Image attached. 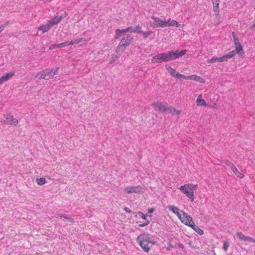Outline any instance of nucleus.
Masks as SVG:
<instances>
[{
  "instance_id": "1",
  "label": "nucleus",
  "mask_w": 255,
  "mask_h": 255,
  "mask_svg": "<svg viewBox=\"0 0 255 255\" xmlns=\"http://www.w3.org/2000/svg\"><path fill=\"white\" fill-rule=\"evenodd\" d=\"M136 240L142 249L146 253L149 251L152 245L156 243L149 234H141L137 237Z\"/></svg>"
},
{
  "instance_id": "2",
  "label": "nucleus",
  "mask_w": 255,
  "mask_h": 255,
  "mask_svg": "<svg viewBox=\"0 0 255 255\" xmlns=\"http://www.w3.org/2000/svg\"><path fill=\"white\" fill-rule=\"evenodd\" d=\"M197 189V185L192 183H188L181 186L179 190L184 193L186 196L191 201L193 202L195 199L194 191Z\"/></svg>"
},
{
  "instance_id": "3",
  "label": "nucleus",
  "mask_w": 255,
  "mask_h": 255,
  "mask_svg": "<svg viewBox=\"0 0 255 255\" xmlns=\"http://www.w3.org/2000/svg\"><path fill=\"white\" fill-rule=\"evenodd\" d=\"M168 51L154 55L151 59L153 63H159L170 61Z\"/></svg>"
},
{
  "instance_id": "4",
  "label": "nucleus",
  "mask_w": 255,
  "mask_h": 255,
  "mask_svg": "<svg viewBox=\"0 0 255 255\" xmlns=\"http://www.w3.org/2000/svg\"><path fill=\"white\" fill-rule=\"evenodd\" d=\"M141 32V27L139 25H136L134 27H129L125 29H117L116 30L115 38H118L122 36V34L126 32Z\"/></svg>"
},
{
  "instance_id": "5",
  "label": "nucleus",
  "mask_w": 255,
  "mask_h": 255,
  "mask_svg": "<svg viewBox=\"0 0 255 255\" xmlns=\"http://www.w3.org/2000/svg\"><path fill=\"white\" fill-rule=\"evenodd\" d=\"M3 116L4 119L0 118V123L5 125L13 126H16L18 124V120L14 118L12 115L9 114H4Z\"/></svg>"
},
{
  "instance_id": "6",
  "label": "nucleus",
  "mask_w": 255,
  "mask_h": 255,
  "mask_svg": "<svg viewBox=\"0 0 255 255\" xmlns=\"http://www.w3.org/2000/svg\"><path fill=\"white\" fill-rule=\"evenodd\" d=\"M125 192L127 194H142L144 192V189L140 185L129 186L125 187Z\"/></svg>"
},
{
  "instance_id": "7",
  "label": "nucleus",
  "mask_w": 255,
  "mask_h": 255,
  "mask_svg": "<svg viewBox=\"0 0 255 255\" xmlns=\"http://www.w3.org/2000/svg\"><path fill=\"white\" fill-rule=\"evenodd\" d=\"M151 18L154 20L150 23V25L153 28L158 27H166V22L165 20H162L159 17L152 16Z\"/></svg>"
},
{
  "instance_id": "8",
  "label": "nucleus",
  "mask_w": 255,
  "mask_h": 255,
  "mask_svg": "<svg viewBox=\"0 0 255 255\" xmlns=\"http://www.w3.org/2000/svg\"><path fill=\"white\" fill-rule=\"evenodd\" d=\"M186 52L187 50L185 49L181 51H168V53L169 56V60L171 61L174 59H178L185 55Z\"/></svg>"
},
{
  "instance_id": "9",
  "label": "nucleus",
  "mask_w": 255,
  "mask_h": 255,
  "mask_svg": "<svg viewBox=\"0 0 255 255\" xmlns=\"http://www.w3.org/2000/svg\"><path fill=\"white\" fill-rule=\"evenodd\" d=\"M152 106L155 111L163 113H166L167 104L161 102H156L152 103Z\"/></svg>"
},
{
  "instance_id": "10",
  "label": "nucleus",
  "mask_w": 255,
  "mask_h": 255,
  "mask_svg": "<svg viewBox=\"0 0 255 255\" xmlns=\"http://www.w3.org/2000/svg\"><path fill=\"white\" fill-rule=\"evenodd\" d=\"M180 212L182 213V216L181 217H180V220L181 222L189 227L192 225V224L194 222L192 217L182 211H181Z\"/></svg>"
},
{
  "instance_id": "11",
  "label": "nucleus",
  "mask_w": 255,
  "mask_h": 255,
  "mask_svg": "<svg viewBox=\"0 0 255 255\" xmlns=\"http://www.w3.org/2000/svg\"><path fill=\"white\" fill-rule=\"evenodd\" d=\"M133 37L130 34L126 35V37H124L122 39L121 42L118 47V50L123 47L129 45Z\"/></svg>"
},
{
  "instance_id": "12",
  "label": "nucleus",
  "mask_w": 255,
  "mask_h": 255,
  "mask_svg": "<svg viewBox=\"0 0 255 255\" xmlns=\"http://www.w3.org/2000/svg\"><path fill=\"white\" fill-rule=\"evenodd\" d=\"M67 15V13L65 11L61 16H55L52 19L48 21V23H49L52 27L59 23L63 18L66 17Z\"/></svg>"
},
{
  "instance_id": "13",
  "label": "nucleus",
  "mask_w": 255,
  "mask_h": 255,
  "mask_svg": "<svg viewBox=\"0 0 255 255\" xmlns=\"http://www.w3.org/2000/svg\"><path fill=\"white\" fill-rule=\"evenodd\" d=\"M58 68H56L54 70L53 69H46L44 70L45 79L48 80L56 75L58 72Z\"/></svg>"
},
{
  "instance_id": "14",
  "label": "nucleus",
  "mask_w": 255,
  "mask_h": 255,
  "mask_svg": "<svg viewBox=\"0 0 255 255\" xmlns=\"http://www.w3.org/2000/svg\"><path fill=\"white\" fill-rule=\"evenodd\" d=\"M235 55L236 52L234 50L230 51V52L225 54V55L221 57H219V62L227 61L229 59L233 57Z\"/></svg>"
},
{
  "instance_id": "15",
  "label": "nucleus",
  "mask_w": 255,
  "mask_h": 255,
  "mask_svg": "<svg viewBox=\"0 0 255 255\" xmlns=\"http://www.w3.org/2000/svg\"><path fill=\"white\" fill-rule=\"evenodd\" d=\"M236 236L238 238H239L240 240L244 241H247V242H252L253 243H255V240L253 239V238L245 236L244 234H243L241 232H238L236 233Z\"/></svg>"
},
{
  "instance_id": "16",
  "label": "nucleus",
  "mask_w": 255,
  "mask_h": 255,
  "mask_svg": "<svg viewBox=\"0 0 255 255\" xmlns=\"http://www.w3.org/2000/svg\"><path fill=\"white\" fill-rule=\"evenodd\" d=\"M14 72H10L3 75L2 77L0 78V85H1L3 83L7 81L10 78L12 77L14 75Z\"/></svg>"
},
{
  "instance_id": "17",
  "label": "nucleus",
  "mask_w": 255,
  "mask_h": 255,
  "mask_svg": "<svg viewBox=\"0 0 255 255\" xmlns=\"http://www.w3.org/2000/svg\"><path fill=\"white\" fill-rule=\"evenodd\" d=\"M182 111L180 110H176L174 107L170 106H167L166 113H169L173 116H177L181 113Z\"/></svg>"
},
{
  "instance_id": "18",
  "label": "nucleus",
  "mask_w": 255,
  "mask_h": 255,
  "mask_svg": "<svg viewBox=\"0 0 255 255\" xmlns=\"http://www.w3.org/2000/svg\"><path fill=\"white\" fill-rule=\"evenodd\" d=\"M196 104L198 107L200 106H208V104L206 102L204 99H202V96L201 94L198 96L196 100Z\"/></svg>"
},
{
  "instance_id": "19",
  "label": "nucleus",
  "mask_w": 255,
  "mask_h": 255,
  "mask_svg": "<svg viewBox=\"0 0 255 255\" xmlns=\"http://www.w3.org/2000/svg\"><path fill=\"white\" fill-rule=\"evenodd\" d=\"M187 78L189 79V80L195 81L198 82L200 83H204L205 82V80L203 78H201V77H200L199 76L195 75L189 76V77H188Z\"/></svg>"
},
{
  "instance_id": "20",
  "label": "nucleus",
  "mask_w": 255,
  "mask_h": 255,
  "mask_svg": "<svg viewBox=\"0 0 255 255\" xmlns=\"http://www.w3.org/2000/svg\"><path fill=\"white\" fill-rule=\"evenodd\" d=\"M190 227L199 235H202L204 234V231L196 225L194 222Z\"/></svg>"
},
{
  "instance_id": "21",
  "label": "nucleus",
  "mask_w": 255,
  "mask_h": 255,
  "mask_svg": "<svg viewBox=\"0 0 255 255\" xmlns=\"http://www.w3.org/2000/svg\"><path fill=\"white\" fill-rule=\"evenodd\" d=\"M166 69L168 71V72L173 77H176V74H178L177 72L174 70L173 68H172L171 67H170L168 65H166L165 66Z\"/></svg>"
},
{
  "instance_id": "22",
  "label": "nucleus",
  "mask_w": 255,
  "mask_h": 255,
  "mask_svg": "<svg viewBox=\"0 0 255 255\" xmlns=\"http://www.w3.org/2000/svg\"><path fill=\"white\" fill-rule=\"evenodd\" d=\"M51 27V25L48 23V22H47L46 24L39 26L38 28V29L39 30H41L42 32L44 33L48 31Z\"/></svg>"
},
{
  "instance_id": "23",
  "label": "nucleus",
  "mask_w": 255,
  "mask_h": 255,
  "mask_svg": "<svg viewBox=\"0 0 255 255\" xmlns=\"http://www.w3.org/2000/svg\"><path fill=\"white\" fill-rule=\"evenodd\" d=\"M235 48H236V51H235L236 52V54L238 53L240 56L242 57L243 55H244V53H243V47H242L241 44L235 46Z\"/></svg>"
},
{
  "instance_id": "24",
  "label": "nucleus",
  "mask_w": 255,
  "mask_h": 255,
  "mask_svg": "<svg viewBox=\"0 0 255 255\" xmlns=\"http://www.w3.org/2000/svg\"><path fill=\"white\" fill-rule=\"evenodd\" d=\"M58 216L60 218H63V220H66L71 223L74 222V220L73 219L68 217L67 215L65 214H59Z\"/></svg>"
},
{
  "instance_id": "25",
  "label": "nucleus",
  "mask_w": 255,
  "mask_h": 255,
  "mask_svg": "<svg viewBox=\"0 0 255 255\" xmlns=\"http://www.w3.org/2000/svg\"><path fill=\"white\" fill-rule=\"evenodd\" d=\"M234 173L239 178L242 179L244 177V175L241 172H240L236 167L232 170Z\"/></svg>"
},
{
  "instance_id": "26",
  "label": "nucleus",
  "mask_w": 255,
  "mask_h": 255,
  "mask_svg": "<svg viewBox=\"0 0 255 255\" xmlns=\"http://www.w3.org/2000/svg\"><path fill=\"white\" fill-rule=\"evenodd\" d=\"M179 25L180 24L178 23V22L175 20H172L170 21V23L166 22V26H175L178 27L179 26Z\"/></svg>"
},
{
  "instance_id": "27",
  "label": "nucleus",
  "mask_w": 255,
  "mask_h": 255,
  "mask_svg": "<svg viewBox=\"0 0 255 255\" xmlns=\"http://www.w3.org/2000/svg\"><path fill=\"white\" fill-rule=\"evenodd\" d=\"M167 208L169 209V210L172 212L174 214L177 211H179V209L178 207L173 205H168Z\"/></svg>"
},
{
  "instance_id": "28",
  "label": "nucleus",
  "mask_w": 255,
  "mask_h": 255,
  "mask_svg": "<svg viewBox=\"0 0 255 255\" xmlns=\"http://www.w3.org/2000/svg\"><path fill=\"white\" fill-rule=\"evenodd\" d=\"M36 182L39 185H43L46 183V180L44 178L41 177L36 179Z\"/></svg>"
},
{
  "instance_id": "29",
  "label": "nucleus",
  "mask_w": 255,
  "mask_h": 255,
  "mask_svg": "<svg viewBox=\"0 0 255 255\" xmlns=\"http://www.w3.org/2000/svg\"><path fill=\"white\" fill-rule=\"evenodd\" d=\"M153 33L151 31H143L141 30V32H140L139 33H141L142 35L144 36L145 38H147L148 36H149L152 33Z\"/></svg>"
},
{
  "instance_id": "30",
  "label": "nucleus",
  "mask_w": 255,
  "mask_h": 255,
  "mask_svg": "<svg viewBox=\"0 0 255 255\" xmlns=\"http://www.w3.org/2000/svg\"><path fill=\"white\" fill-rule=\"evenodd\" d=\"M216 62H219V58L213 57L207 60V63H214Z\"/></svg>"
},
{
  "instance_id": "31",
  "label": "nucleus",
  "mask_w": 255,
  "mask_h": 255,
  "mask_svg": "<svg viewBox=\"0 0 255 255\" xmlns=\"http://www.w3.org/2000/svg\"><path fill=\"white\" fill-rule=\"evenodd\" d=\"M216 62H219V58L213 57L207 60V63H214Z\"/></svg>"
},
{
  "instance_id": "32",
  "label": "nucleus",
  "mask_w": 255,
  "mask_h": 255,
  "mask_svg": "<svg viewBox=\"0 0 255 255\" xmlns=\"http://www.w3.org/2000/svg\"><path fill=\"white\" fill-rule=\"evenodd\" d=\"M44 74V70L41 71L37 73V75L36 76V77H37L39 79H45Z\"/></svg>"
},
{
  "instance_id": "33",
  "label": "nucleus",
  "mask_w": 255,
  "mask_h": 255,
  "mask_svg": "<svg viewBox=\"0 0 255 255\" xmlns=\"http://www.w3.org/2000/svg\"><path fill=\"white\" fill-rule=\"evenodd\" d=\"M189 76H185L184 75H183V74H179V73H178L177 74H176V78H178V79H181V78H184L186 80H189V79H188L187 78L189 77Z\"/></svg>"
},
{
  "instance_id": "34",
  "label": "nucleus",
  "mask_w": 255,
  "mask_h": 255,
  "mask_svg": "<svg viewBox=\"0 0 255 255\" xmlns=\"http://www.w3.org/2000/svg\"><path fill=\"white\" fill-rule=\"evenodd\" d=\"M226 164L227 166H228L232 170H233L236 167V166L234 165L233 163L229 161H227L226 162Z\"/></svg>"
},
{
  "instance_id": "35",
  "label": "nucleus",
  "mask_w": 255,
  "mask_h": 255,
  "mask_svg": "<svg viewBox=\"0 0 255 255\" xmlns=\"http://www.w3.org/2000/svg\"><path fill=\"white\" fill-rule=\"evenodd\" d=\"M83 41H87V40H86L85 39H84L83 38H80L79 39H75L74 41H73V44H74L80 43Z\"/></svg>"
},
{
  "instance_id": "36",
  "label": "nucleus",
  "mask_w": 255,
  "mask_h": 255,
  "mask_svg": "<svg viewBox=\"0 0 255 255\" xmlns=\"http://www.w3.org/2000/svg\"><path fill=\"white\" fill-rule=\"evenodd\" d=\"M230 246V244L227 241H225L223 244V249L225 251H227Z\"/></svg>"
},
{
  "instance_id": "37",
  "label": "nucleus",
  "mask_w": 255,
  "mask_h": 255,
  "mask_svg": "<svg viewBox=\"0 0 255 255\" xmlns=\"http://www.w3.org/2000/svg\"><path fill=\"white\" fill-rule=\"evenodd\" d=\"M213 3L214 4V9L215 11H216L219 8V1L218 0L213 1Z\"/></svg>"
},
{
  "instance_id": "38",
  "label": "nucleus",
  "mask_w": 255,
  "mask_h": 255,
  "mask_svg": "<svg viewBox=\"0 0 255 255\" xmlns=\"http://www.w3.org/2000/svg\"><path fill=\"white\" fill-rule=\"evenodd\" d=\"M8 25V22H6L5 23L0 26V33L3 30L5 26Z\"/></svg>"
},
{
  "instance_id": "39",
  "label": "nucleus",
  "mask_w": 255,
  "mask_h": 255,
  "mask_svg": "<svg viewBox=\"0 0 255 255\" xmlns=\"http://www.w3.org/2000/svg\"><path fill=\"white\" fill-rule=\"evenodd\" d=\"M56 48H58V44H52L49 47L50 50H53Z\"/></svg>"
},
{
  "instance_id": "40",
  "label": "nucleus",
  "mask_w": 255,
  "mask_h": 255,
  "mask_svg": "<svg viewBox=\"0 0 255 255\" xmlns=\"http://www.w3.org/2000/svg\"><path fill=\"white\" fill-rule=\"evenodd\" d=\"M235 45H241V43L240 42V40L238 39V38H235V39L234 40Z\"/></svg>"
},
{
  "instance_id": "41",
  "label": "nucleus",
  "mask_w": 255,
  "mask_h": 255,
  "mask_svg": "<svg viewBox=\"0 0 255 255\" xmlns=\"http://www.w3.org/2000/svg\"><path fill=\"white\" fill-rule=\"evenodd\" d=\"M149 224V222L148 220H146V222H145L143 224H139V226L143 227L148 225Z\"/></svg>"
},
{
  "instance_id": "42",
  "label": "nucleus",
  "mask_w": 255,
  "mask_h": 255,
  "mask_svg": "<svg viewBox=\"0 0 255 255\" xmlns=\"http://www.w3.org/2000/svg\"><path fill=\"white\" fill-rule=\"evenodd\" d=\"M65 43V46H68V45H73V41H71V42H68V41H66V42H64Z\"/></svg>"
},
{
  "instance_id": "43",
  "label": "nucleus",
  "mask_w": 255,
  "mask_h": 255,
  "mask_svg": "<svg viewBox=\"0 0 255 255\" xmlns=\"http://www.w3.org/2000/svg\"><path fill=\"white\" fill-rule=\"evenodd\" d=\"M208 106L210 108H214V109H217L218 108V106L216 104H214L213 105H208Z\"/></svg>"
},
{
  "instance_id": "44",
  "label": "nucleus",
  "mask_w": 255,
  "mask_h": 255,
  "mask_svg": "<svg viewBox=\"0 0 255 255\" xmlns=\"http://www.w3.org/2000/svg\"><path fill=\"white\" fill-rule=\"evenodd\" d=\"M175 214H176V215L178 216V217L179 218V219H180V217H181L182 216V214H181V213H180L179 211H177V212H176V213H175Z\"/></svg>"
},
{
  "instance_id": "45",
  "label": "nucleus",
  "mask_w": 255,
  "mask_h": 255,
  "mask_svg": "<svg viewBox=\"0 0 255 255\" xmlns=\"http://www.w3.org/2000/svg\"><path fill=\"white\" fill-rule=\"evenodd\" d=\"M58 48H61V47H65V43L64 42H63V43H59V44H58Z\"/></svg>"
},
{
  "instance_id": "46",
  "label": "nucleus",
  "mask_w": 255,
  "mask_h": 255,
  "mask_svg": "<svg viewBox=\"0 0 255 255\" xmlns=\"http://www.w3.org/2000/svg\"><path fill=\"white\" fill-rule=\"evenodd\" d=\"M154 208H149L148 210V212L149 214H151L154 212Z\"/></svg>"
},
{
  "instance_id": "47",
  "label": "nucleus",
  "mask_w": 255,
  "mask_h": 255,
  "mask_svg": "<svg viewBox=\"0 0 255 255\" xmlns=\"http://www.w3.org/2000/svg\"><path fill=\"white\" fill-rule=\"evenodd\" d=\"M141 214V218L144 220H146V216L142 213H140Z\"/></svg>"
},
{
  "instance_id": "48",
  "label": "nucleus",
  "mask_w": 255,
  "mask_h": 255,
  "mask_svg": "<svg viewBox=\"0 0 255 255\" xmlns=\"http://www.w3.org/2000/svg\"><path fill=\"white\" fill-rule=\"evenodd\" d=\"M124 209L125 211H126L127 212L130 213L131 212L129 209L128 207H125Z\"/></svg>"
},
{
  "instance_id": "49",
  "label": "nucleus",
  "mask_w": 255,
  "mask_h": 255,
  "mask_svg": "<svg viewBox=\"0 0 255 255\" xmlns=\"http://www.w3.org/2000/svg\"><path fill=\"white\" fill-rule=\"evenodd\" d=\"M232 35H233V37L234 38V40L235 39V38H238L237 36H236V34L235 33V32H232Z\"/></svg>"
},
{
  "instance_id": "50",
  "label": "nucleus",
  "mask_w": 255,
  "mask_h": 255,
  "mask_svg": "<svg viewBox=\"0 0 255 255\" xmlns=\"http://www.w3.org/2000/svg\"><path fill=\"white\" fill-rule=\"evenodd\" d=\"M171 21V20L170 19H168L167 21H166V22H168V23H170Z\"/></svg>"
},
{
  "instance_id": "51",
  "label": "nucleus",
  "mask_w": 255,
  "mask_h": 255,
  "mask_svg": "<svg viewBox=\"0 0 255 255\" xmlns=\"http://www.w3.org/2000/svg\"><path fill=\"white\" fill-rule=\"evenodd\" d=\"M115 61V59H113V60H112V61H111L110 62V63H113V62H114Z\"/></svg>"
},
{
  "instance_id": "52",
  "label": "nucleus",
  "mask_w": 255,
  "mask_h": 255,
  "mask_svg": "<svg viewBox=\"0 0 255 255\" xmlns=\"http://www.w3.org/2000/svg\"><path fill=\"white\" fill-rule=\"evenodd\" d=\"M253 27H255V23L253 25Z\"/></svg>"
}]
</instances>
